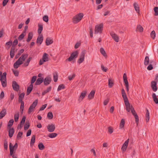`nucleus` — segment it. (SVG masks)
<instances>
[{
	"mask_svg": "<svg viewBox=\"0 0 158 158\" xmlns=\"http://www.w3.org/2000/svg\"><path fill=\"white\" fill-rule=\"evenodd\" d=\"M18 147V143H15L14 145H12L11 143L9 144V148L10 150V155L12 157V158H17L16 155L15 154L14 150L15 151Z\"/></svg>",
	"mask_w": 158,
	"mask_h": 158,
	"instance_id": "f257e3e1",
	"label": "nucleus"
},
{
	"mask_svg": "<svg viewBox=\"0 0 158 158\" xmlns=\"http://www.w3.org/2000/svg\"><path fill=\"white\" fill-rule=\"evenodd\" d=\"M121 93L124 102L126 109H127V110H128V107L129 106L130 103L125 91L123 89H122Z\"/></svg>",
	"mask_w": 158,
	"mask_h": 158,
	"instance_id": "f03ea898",
	"label": "nucleus"
},
{
	"mask_svg": "<svg viewBox=\"0 0 158 158\" xmlns=\"http://www.w3.org/2000/svg\"><path fill=\"white\" fill-rule=\"evenodd\" d=\"M84 16L83 13H79L73 17L72 19V22L74 24H77L79 23L82 19Z\"/></svg>",
	"mask_w": 158,
	"mask_h": 158,
	"instance_id": "7ed1b4c3",
	"label": "nucleus"
},
{
	"mask_svg": "<svg viewBox=\"0 0 158 158\" xmlns=\"http://www.w3.org/2000/svg\"><path fill=\"white\" fill-rule=\"evenodd\" d=\"M78 54L79 53L77 51H76L72 52L70 55V56L66 60V61H71L74 59L75 60L78 57Z\"/></svg>",
	"mask_w": 158,
	"mask_h": 158,
	"instance_id": "20e7f679",
	"label": "nucleus"
},
{
	"mask_svg": "<svg viewBox=\"0 0 158 158\" xmlns=\"http://www.w3.org/2000/svg\"><path fill=\"white\" fill-rule=\"evenodd\" d=\"M6 74H7L6 72H4L3 73L2 78L0 79V81H1L2 85L3 87H5L7 85Z\"/></svg>",
	"mask_w": 158,
	"mask_h": 158,
	"instance_id": "39448f33",
	"label": "nucleus"
},
{
	"mask_svg": "<svg viewBox=\"0 0 158 158\" xmlns=\"http://www.w3.org/2000/svg\"><path fill=\"white\" fill-rule=\"evenodd\" d=\"M38 102L37 99L35 100L32 104L30 106L28 109V114L31 113L34 110V109L37 106Z\"/></svg>",
	"mask_w": 158,
	"mask_h": 158,
	"instance_id": "423d86ee",
	"label": "nucleus"
},
{
	"mask_svg": "<svg viewBox=\"0 0 158 158\" xmlns=\"http://www.w3.org/2000/svg\"><path fill=\"white\" fill-rule=\"evenodd\" d=\"M103 25L102 23H101L99 25H96L95 28V33H101L103 29Z\"/></svg>",
	"mask_w": 158,
	"mask_h": 158,
	"instance_id": "0eeeda50",
	"label": "nucleus"
},
{
	"mask_svg": "<svg viewBox=\"0 0 158 158\" xmlns=\"http://www.w3.org/2000/svg\"><path fill=\"white\" fill-rule=\"evenodd\" d=\"M86 53V51L83 50L81 52L80 55V57L77 60V63L79 64L82 63L84 60L85 54Z\"/></svg>",
	"mask_w": 158,
	"mask_h": 158,
	"instance_id": "6e6552de",
	"label": "nucleus"
},
{
	"mask_svg": "<svg viewBox=\"0 0 158 158\" xmlns=\"http://www.w3.org/2000/svg\"><path fill=\"white\" fill-rule=\"evenodd\" d=\"M123 80L125 84L127 91L128 92L129 90V84L127 79V74L126 73H124L123 74Z\"/></svg>",
	"mask_w": 158,
	"mask_h": 158,
	"instance_id": "1a4fd4ad",
	"label": "nucleus"
},
{
	"mask_svg": "<svg viewBox=\"0 0 158 158\" xmlns=\"http://www.w3.org/2000/svg\"><path fill=\"white\" fill-rule=\"evenodd\" d=\"M12 86L13 89L16 91H18L19 89V86L15 81H13Z\"/></svg>",
	"mask_w": 158,
	"mask_h": 158,
	"instance_id": "9d476101",
	"label": "nucleus"
},
{
	"mask_svg": "<svg viewBox=\"0 0 158 158\" xmlns=\"http://www.w3.org/2000/svg\"><path fill=\"white\" fill-rule=\"evenodd\" d=\"M52 81L51 77L49 76H48L44 79V83L45 86H47L49 85Z\"/></svg>",
	"mask_w": 158,
	"mask_h": 158,
	"instance_id": "9b49d317",
	"label": "nucleus"
},
{
	"mask_svg": "<svg viewBox=\"0 0 158 158\" xmlns=\"http://www.w3.org/2000/svg\"><path fill=\"white\" fill-rule=\"evenodd\" d=\"M110 34L112 38L115 42H118L119 41V37L114 32H111Z\"/></svg>",
	"mask_w": 158,
	"mask_h": 158,
	"instance_id": "f8f14e48",
	"label": "nucleus"
},
{
	"mask_svg": "<svg viewBox=\"0 0 158 158\" xmlns=\"http://www.w3.org/2000/svg\"><path fill=\"white\" fill-rule=\"evenodd\" d=\"M157 82H156V81H152L151 82V87L152 90L154 92H156L157 90Z\"/></svg>",
	"mask_w": 158,
	"mask_h": 158,
	"instance_id": "ddd939ff",
	"label": "nucleus"
},
{
	"mask_svg": "<svg viewBox=\"0 0 158 158\" xmlns=\"http://www.w3.org/2000/svg\"><path fill=\"white\" fill-rule=\"evenodd\" d=\"M47 128L48 131L50 132L54 131L55 129V125L53 124L48 125Z\"/></svg>",
	"mask_w": 158,
	"mask_h": 158,
	"instance_id": "4468645a",
	"label": "nucleus"
},
{
	"mask_svg": "<svg viewBox=\"0 0 158 158\" xmlns=\"http://www.w3.org/2000/svg\"><path fill=\"white\" fill-rule=\"evenodd\" d=\"M44 39V37L42 35H39L38 36L36 43L37 44L41 45Z\"/></svg>",
	"mask_w": 158,
	"mask_h": 158,
	"instance_id": "2eb2a0df",
	"label": "nucleus"
},
{
	"mask_svg": "<svg viewBox=\"0 0 158 158\" xmlns=\"http://www.w3.org/2000/svg\"><path fill=\"white\" fill-rule=\"evenodd\" d=\"M26 117L25 116H23L22 118L20 124H19L18 126V129H21L23 125L25 123V120H26Z\"/></svg>",
	"mask_w": 158,
	"mask_h": 158,
	"instance_id": "dca6fc26",
	"label": "nucleus"
},
{
	"mask_svg": "<svg viewBox=\"0 0 158 158\" xmlns=\"http://www.w3.org/2000/svg\"><path fill=\"white\" fill-rule=\"evenodd\" d=\"M28 56V54H23L21 56H20L18 60L19 61H22V62H23V61H24L25 59Z\"/></svg>",
	"mask_w": 158,
	"mask_h": 158,
	"instance_id": "f3484780",
	"label": "nucleus"
},
{
	"mask_svg": "<svg viewBox=\"0 0 158 158\" xmlns=\"http://www.w3.org/2000/svg\"><path fill=\"white\" fill-rule=\"evenodd\" d=\"M9 129V136L10 138H11L13 136L15 132L14 128H7Z\"/></svg>",
	"mask_w": 158,
	"mask_h": 158,
	"instance_id": "a211bd4d",
	"label": "nucleus"
},
{
	"mask_svg": "<svg viewBox=\"0 0 158 158\" xmlns=\"http://www.w3.org/2000/svg\"><path fill=\"white\" fill-rule=\"evenodd\" d=\"M44 81V79L43 77H39L38 78L35 83L36 85H40Z\"/></svg>",
	"mask_w": 158,
	"mask_h": 158,
	"instance_id": "6ab92c4d",
	"label": "nucleus"
},
{
	"mask_svg": "<svg viewBox=\"0 0 158 158\" xmlns=\"http://www.w3.org/2000/svg\"><path fill=\"white\" fill-rule=\"evenodd\" d=\"M53 40L49 37H47L46 40V45L47 46L52 44L53 43Z\"/></svg>",
	"mask_w": 158,
	"mask_h": 158,
	"instance_id": "aec40b11",
	"label": "nucleus"
},
{
	"mask_svg": "<svg viewBox=\"0 0 158 158\" xmlns=\"http://www.w3.org/2000/svg\"><path fill=\"white\" fill-rule=\"evenodd\" d=\"M6 114V110L4 108L0 112V119H2Z\"/></svg>",
	"mask_w": 158,
	"mask_h": 158,
	"instance_id": "412c9836",
	"label": "nucleus"
},
{
	"mask_svg": "<svg viewBox=\"0 0 158 158\" xmlns=\"http://www.w3.org/2000/svg\"><path fill=\"white\" fill-rule=\"evenodd\" d=\"M126 110L128 112H129L130 111V110H131V113L133 115L136 113L132 106H130V104L129 106L128 107V110H127V109H126Z\"/></svg>",
	"mask_w": 158,
	"mask_h": 158,
	"instance_id": "4be33fe9",
	"label": "nucleus"
},
{
	"mask_svg": "<svg viewBox=\"0 0 158 158\" xmlns=\"http://www.w3.org/2000/svg\"><path fill=\"white\" fill-rule=\"evenodd\" d=\"M150 119L149 113L148 110L146 109V114H145V120L147 123H148Z\"/></svg>",
	"mask_w": 158,
	"mask_h": 158,
	"instance_id": "5701e85b",
	"label": "nucleus"
},
{
	"mask_svg": "<svg viewBox=\"0 0 158 158\" xmlns=\"http://www.w3.org/2000/svg\"><path fill=\"white\" fill-rule=\"evenodd\" d=\"M23 63L22 61H19L18 60L14 63V67L15 69H17L19 65H21Z\"/></svg>",
	"mask_w": 158,
	"mask_h": 158,
	"instance_id": "b1692460",
	"label": "nucleus"
},
{
	"mask_svg": "<svg viewBox=\"0 0 158 158\" xmlns=\"http://www.w3.org/2000/svg\"><path fill=\"white\" fill-rule=\"evenodd\" d=\"M33 33L32 32H30L28 34V38L26 40L27 42H29L32 39L33 37Z\"/></svg>",
	"mask_w": 158,
	"mask_h": 158,
	"instance_id": "393cba45",
	"label": "nucleus"
},
{
	"mask_svg": "<svg viewBox=\"0 0 158 158\" xmlns=\"http://www.w3.org/2000/svg\"><path fill=\"white\" fill-rule=\"evenodd\" d=\"M125 123V121L124 119H122L120 122L119 124V129H121L124 128Z\"/></svg>",
	"mask_w": 158,
	"mask_h": 158,
	"instance_id": "a878e982",
	"label": "nucleus"
},
{
	"mask_svg": "<svg viewBox=\"0 0 158 158\" xmlns=\"http://www.w3.org/2000/svg\"><path fill=\"white\" fill-rule=\"evenodd\" d=\"M94 94L95 91L94 90H92L88 95V98L89 99H91L94 98Z\"/></svg>",
	"mask_w": 158,
	"mask_h": 158,
	"instance_id": "bb28decb",
	"label": "nucleus"
},
{
	"mask_svg": "<svg viewBox=\"0 0 158 158\" xmlns=\"http://www.w3.org/2000/svg\"><path fill=\"white\" fill-rule=\"evenodd\" d=\"M25 94L24 93H22L19 96V102H23V99L24 98Z\"/></svg>",
	"mask_w": 158,
	"mask_h": 158,
	"instance_id": "cd10ccee",
	"label": "nucleus"
},
{
	"mask_svg": "<svg viewBox=\"0 0 158 158\" xmlns=\"http://www.w3.org/2000/svg\"><path fill=\"white\" fill-rule=\"evenodd\" d=\"M35 135H32V136L31 143H30V146L32 147L35 143Z\"/></svg>",
	"mask_w": 158,
	"mask_h": 158,
	"instance_id": "c85d7f7f",
	"label": "nucleus"
},
{
	"mask_svg": "<svg viewBox=\"0 0 158 158\" xmlns=\"http://www.w3.org/2000/svg\"><path fill=\"white\" fill-rule=\"evenodd\" d=\"M48 55L47 53H45L44 54L42 59L44 61L46 62L48 61Z\"/></svg>",
	"mask_w": 158,
	"mask_h": 158,
	"instance_id": "c756f323",
	"label": "nucleus"
},
{
	"mask_svg": "<svg viewBox=\"0 0 158 158\" xmlns=\"http://www.w3.org/2000/svg\"><path fill=\"white\" fill-rule=\"evenodd\" d=\"M152 97L153 100L156 104H158V98H157L156 94L155 93H153L152 94Z\"/></svg>",
	"mask_w": 158,
	"mask_h": 158,
	"instance_id": "7c9ffc66",
	"label": "nucleus"
},
{
	"mask_svg": "<svg viewBox=\"0 0 158 158\" xmlns=\"http://www.w3.org/2000/svg\"><path fill=\"white\" fill-rule=\"evenodd\" d=\"M133 6L135 10L137 12L139 11V7L138 5L136 2H134L133 4Z\"/></svg>",
	"mask_w": 158,
	"mask_h": 158,
	"instance_id": "2f4dec72",
	"label": "nucleus"
},
{
	"mask_svg": "<svg viewBox=\"0 0 158 158\" xmlns=\"http://www.w3.org/2000/svg\"><path fill=\"white\" fill-rule=\"evenodd\" d=\"M14 120L13 119H10L8 123L7 128H10L13 125Z\"/></svg>",
	"mask_w": 158,
	"mask_h": 158,
	"instance_id": "473e14b6",
	"label": "nucleus"
},
{
	"mask_svg": "<svg viewBox=\"0 0 158 158\" xmlns=\"http://www.w3.org/2000/svg\"><path fill=\"white\" fill-rule=\"evenodd\" d=\"M38 32L39 34L41 33V32L43 29V26L42 24H39L38 25Z\"/></svg>",
	"mask_w": 158,
	"mask_h": 158,
	"instance_id": "72a5a7b5",
	"label": "nucleus"
},
{
	"mask_svg": "<svg viewBox=\"0 0 158 158\" xmlns=\"http://www.w3.org/2000/svg\"><path fill=\"white\" fill-rule=\"evenodd\" d=\"M57 135V134L56 133H52L49 134L48 136L51 138H53L56 137Z\"/></svg>",
	"mask_w": 158,
	"mask_h": 158,
	"instance_id": "f704fd0d",
	"label": "nucleus"
},
{
	"mask_svg": "<svg viewBox=\"0 0 158 158\" xmlns=\"http://www.w3.org/2000/svg\"><path fill=\"white\" fill-rule=\"evenodd\" d=\"M24 51V49H21L18 52L17 54L15 56V58L17 59L19 58V56L23 53Z\"/></svg>",
	"mask_w": 158,
	"mask_h": 158,
	"instance_id": "c9c22d12",
	"label": "nucleus"
},
{
	"mask_svg": "<svg viewBox=\"0 0 158 158\" xmlns=\"http://www.w3.org/2000/svg\"><path fill=\"white\" fill-rule=\"evenodd\" d=\"M32 59V57H30L27 60V61L24 63V65L25 66L27 67V66L31 60Z\"/></svg>",
	"mask_w": 158,
	"mask_h": 158,
	"instance_id": "e433bc0d",
	"label": "nucleus"
},
{
	"mask_svg": "<svg viewBox=\"0 0 158 158\" xmlns=\"http://www.w3.org/2000/svg\"><path fill=\"white\" fill-rule=\"evenodd\" d=\"M65 88V86L64 84H60L59 85L57 90V91H59L62 89H64Z\"/></svg>",
	"mask_w": 158,
	"mask_h": 158,
	"instance_id": "4c0bfd02",
	"label": "nucleus"
},
{
	"mask_svg": "<svg viewBox=\"0 0 158 158\" xmlns=\"http://www.w3.org/2000/svg\"><path fill=\"white\" fill-rule=\"evenodd\" d=\"M19 112H18L14 115V119L15 122H17L19 119Z\"/></svg>",
	"mask_w": 158,
	"mask_h": 158,
	"instance_id": "58836bf2",
	"label": "nucleus"
},
{
	"mask_svg": "<svg viewBox=\"0 0 158 158\" xmlns=\"http://www.w3.org/2000/svg\"><path fill=\"white\" fill-rule=\"evenodd\" d=\"M30 124L29 122L26 121L24 125V129L25 130H27L30 126Z\"/></svg>",
	"mask_w": 158,
	"mask_h": 158,
	"instance_id": "ea45409f",
	"label": "nucleus"
},
{
	"mask_svg": "<svg viewBox=\"0 0 158 158\" xmlns=\"http://www.w3.org/2000/svg\"><path fill=\"white\" fill-rule=\"evenodd\" d=\"M21 103V105L20 106V110L21 111V114H23L24 110V102H22Z\"/></svg>",
	"mask_w": 158,
	"mask_h": 158,
	"instance_id": "a19ab883",
	"label": "nucleus"
},
{
	"mask_svg": "<svg viewBox=\"0 0 158 158\" xmlns=\"http://www.w3.org/2000/svg\"><path fill=\"white\" fill-rule=\"evenodd\" d=\"M86 91H83L81 93L79 98H81L82 100L85 97L86 94Z\"/></svg>",
	"mask_w": 158,
	"mask_h": 158,
	"instance_id": "79ce46f5",
	"label": "nucleus"
},
{
	"mask_svg": "<svg viewBox=\"0 0 158 158\" xmlns=\"http://www.w3.org/2000/svg\"><path fill=\"white\" fill-rule=\"evenodd\" d=\"M149 58L148 56L145 57L144 60V65H147L149 63Z\"/></svg>",
	"mask_w": 158,
	"mask_h": 158,
	"instance_id": "37998d69",
	"label": "nucleus"
},
{
	"mask_svg": "<svg viewBox=\"0 0 158 158\" xmlns=\"http://www.w3.org/2000/svg\"><path fill=\"white\" fill-rule=\"evenodd\" d=\"M38 147L39 149L41 150H43L45 148V146L42 143L39 144Z\"/></svg>",
	"mask_w": 158,
	"mask_h": 158,
	"instance_id": "c03bdc74",
	"label": "nucleus"
},
{
	"mask_svg": "<svg viewBox=\"0 0 158 158\" xmlns=\"http://www.w3.org/2000/svg\"><path fill=\"white\" fill-rule=\"evenodd\" d=\"M137 30L140 32H142L143 31V28L140 25H138L137 26Z\"/></svg>",
	"mask_w": 158,
	"mask_h": 158,
	"instance_id": "a18cd8bd",
	"label": "nucleus"
},
{
	"mask_svg": "<svg viewBox=\"0 0 158 158\" xmlns=\"http://www.w3.org/2000/svg\"><path fill=\"white\" fill-rule=\"evenodd\" d=\"M114 85V83L111 79H109L108 81V85L110 88H111Z\"/></svg>",
	"mask_w": 158,
	"mask_h": 158,
	"instance_id": "49530a36",
	"label": "nucleus"
},
{
	"mask_svg": "<svg viewBox=\"0 0 158 158\" xmlns=\"http://www.w3.org/2000/svg\"><path fill=\"white\" fill-rule=\"evenodd\" d=\"M133 115L134 116V117L135 119V123L137 125H138V124L139 121V117L137 113Z\"/></svg>",
	"mask_w": 158,
	"mask_h": 158,
	"instance_id": "de8ad7c7",
	"label": "nucleus"
},
{
	"mask_svg": "<svg viewBox=\"0 0 158 158\" xmlns=\"http://www.w3.org/2000/svg\"><path fill=\"white\" fill-rule=\"evenodd\" d=\"M156 33L155 31H152L151 33L150 36L153 39H154L156 37Z\"/></svg>",
	"mask_w": 158,
	"mask_h": 158,
	"instance_id": "09e8293b",
	"label": "nucleus"
},
{
	"mask_svg": "<svg viewBox=\"0 0 158 158\" xmlns=\"http://www.w3.org/2000/svg\"><path fill=\"white\" fill-rule=\"evenodd\" d=\"M47 117L49 119H52L53 118V115L51 112H49L47 114Z\"/></svg>",
	"mask_w": 158,
	"mask_h": 158,
	"instance_id": "8fccbe9b",
	"label": "nucleus"
},
{
	"mask_svg": "<svg viewBox=\"0 0 158 158\" xmlns=\"http://www.w3.org/2000/svg\"><path fill=\"white\" fill-rule=\"evenodd\" d=\"M23 135V132L21 131H19V132L17 136V139H20L22 137V135Z\"/></svg>",
	"mask_w": 158,
	"mask_h": 158,
	"instance_id": "3c124183",
	"label": "nucleus"
},
{
	"mask_svg": "<svg viewBox=\"0 0 158 158\" xmlns=\"http://www.w3.org/2000/svg\"><path fill=\"white\" fill-rule=\"evenodd\" d=\"M100 52L104 56H106V54L104 49L101 48L100 49Z\"/></svg>",
	"mask_w": 158,
	"mask_h": 158,
	"instance_id": "603ef678",
	"label": "nucleus"
},
{
	"mask_svg": "<svg viewBox=\"0 0 158 158\" xmlns=\"http://www.w3.org/2000/svg\"><path fill=\"white\" fill-rule=\"evenodd\" d=\"M58 76L57 73H56V74H53V80L55 82H56L58 80Z\"/></svg>",
	"mask_w": 158,
	"mask_h": 158,
	"instance_id": "864d4df0",
	"label": "nucleus"
},
{
	"mask_svg": "<svg viewBox=\"0 0 158 158\" xmlns=\"http://www.w3.org/2000/svg\"><path fill=\"white\" fill-rule=\"evenodd\" d=\"M4 147L5 149L7 150L8 148L7 141L6 139H5L4 142Z\"/></svg>",
	"mask_w": 158,
	"mask_h": 158,
	"instance_id": "5fc2aeb1",
	"label": "nucleus"
},
{
	"mask_svg": "<svg viewBox=\"0 0 158 158\" xmlns=\"http://www.w3.org/2000/svg\"><path fill=\"white\" fill-rule=\"evenodd\" d=\"M154 10L155 12V15H158V7H155L154 8Z\"/></svg>",
	"mask_w": 158,
	"mask_h": 158,
	"instance_id": "6e6d98bb",
	"label": "nucleus"
},
{
	"mask_svg": "<svg viewBox=\"0 0 158 158\" xmlns=\"http://www.w3.org/2000/svg\"><path fill=\"white\" fill-rule=\"evenodd\" d=\"M89 33L90 36L92 38L93 37V31L92 27H89Z\"/></svg>",
	"mask_w": 158,
	"mask_h": 158,
	"instance_id": "4d7b16f0",
	"label": "nucleus"
},
{
	"mask_svg": "<svg viewBox=\"0 0 158 158\" xmlns=\"http://www.w3.org/2000/svg\"><path fill=\"white\" fill-rule=\"evenodd\" d=\"M32 89H33L31 88L28 87H27V95H28L29 94L31 93V92L32 91Z\"/></svg>",
	"mask_w": 158,
	"mask_h": 158,
	"instance_id": "13d9d810",
	"label": "nucleus"
},
{
	"mask_svg": "<svg viewBox=\"0 0 158 158\" xmlns=\"http://www.w3.org/2000/svg\"><path fill=\"white\" fill-rule=\"evenodd\" d=\"M43 20L46 22H48V15H44L43 18Z\"/></svg>",
	"mask_w": 158,
	"mask_h": 158,
	"instance_id": "bf43d9fd",
	"label": "nucleus"
},
{
	"mask_svg": "<svg viewBox=\"0 0 158 158\" xmlns=\"http://www.w3.org/2000/svg\"><path fill=\"white\" fill-rule=\"evenodd\" d=\"M12 42L11 40H10L9 42H6V45L8 46V49L12 45Z\"/></svg>",
	"mask_w": 158,
	"mask_h": 158,
	"instance_id": "052dcab7",
	"label": "nucleus"
},
{
	"mask_svg": "<svg viewBox=\"0 0 158 158\" xmlns=\"http://www.w3.org/2000/svg\"><path fill=\"white\" fill-rule=\"evenodd\" d=\"M25 36V34H21L18 37V40L20 41L23 39Z\"/></svg>",
	"mask_w": 158,
	"mask_h": 158,
	"instance_id": "680f3d73",
	"label": "nucleus"
},
{
	"mask_svg": "<svg viewBox=\"0 0 158 158\" xmlns=\"http://www.w3.org/2000/svg\"><path fill=\"white\" fill-rule=\"evenodd\" d=\"M101 69L103 71L105 72H106L107 70V68L105 67L103 64L101 65Z\"/></svg>",
	"mask_w": 158,
	"mask_h": 158,
	"instance_id": "e2e57ef3",
	"label": "nucleus"
},
{
	"mask_svg": "<svg viewBox=\"0 0 158 158\" xmlns=\"http://www.w3.org/2000/svg\"><path fill=\"white\" fill-rule=\"evenodd\" d=\"M37 78L36 76H34L32 77L31 79V82L32 83H34L35 81H36Z\"/></svg>",
	"mask_w": 158,
	"mask_h": 158,
	"instance_id": "0e129e2a",
	"label": "nucleus"
},
{
	"mask_svg": "<svg viewBox=\"0 0 158 158\" xmlns=\"http://www.w3.org/2000/svg\"><path fill=\"white\" fill-rule=\"evenodd\" d=\"M18 41L17 39H16L14 40L12 45L13 46H15L18 44Z\"/></svg>",
	"mask_w": 158,
	"mask_h": 158,
	"instance_id": "69168bd1",
	"label": "nucleus"
},
{
	"mask_svg": "<svg viewBox=\"0 0 158 158\" xmlns=\"http://www.w3.org/2000/svg\"><path fill=\"white\" fill-rule=\"evenodd\" d=\"M75 77V74H73L72 76H69L68 77V79L69 80H72Z\"/></svg>",
	"mask_w": 158,
	"mask_h": 158,
	"instance_id": "338daca9",
	"label": "nucleus"
},
{
	"mask_svg": "<svg viewBox=\"0 0 158 158\" xmlns=\"http://www.w3.org/2000/svg\"><path fill=\"white\" fill-rule=\"evenodd\" d=\"M13 72L15 76L17 77L19 76V72L17 70H13Z\"/></svg>",
	"mask_w": 158,
	"mask_h": 158,
	"instance_id": "774afa93",
	"label": "nucleus"
}]
</instances>
